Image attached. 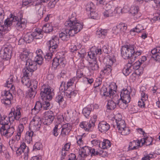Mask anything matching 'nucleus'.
<instances>
[{
  "instance_id": "1",
  "label": "nucleus",
  "mask_w": 160,
  "mask_h": 160,
  "mask_svg": "<svg viewBox=\"0 0 160 160\" xmlns=\"http://www.w3.org/2000/svg\"><path fill=\"white\" fill-rule=\"evenodd\" d=\"M26 21L24 19L21 18H19L17 16H14L12 18H8L6 19L4 22V25L1 26L0 28V38L2 40L4 31H9L11 29L10 26L14 25L16 29L19 31H22L26 27Z\"/></svg>"
},
{
  "instance_id": "2",
  "label": "nucleus",
  "mask_w": 160,
  "mask_h": 160,
  "mask_svg": "<svg viewBox=\"0 0 160 160\" xmlns=\"http://www.w3.org/2000/svg\"><path fill=\"white\" fill-rule=\"evenodd\" d=\"M120 97V98L118 100L117 104L120 108H125L127 107V104L130 101V92L127 89H123L121 92Z\"/></svg>"
},
{
  "instance_id": "3",
  "label": "nucleus",
  "mask_w": 160,
  "mask_h": 160,
  "mask_svg": "<svg viewBox=\"0 0 160 160\" xmlns=\"http://www.w3.org/2000/svg\"><path fill=\"white\" fill-rule=\"evenodd\" d=\"M135 52L134 46L132 45L122 46L121 49L122 56L125 59L133 58Z\"/></svg>"
},
{
  "instance_id": "4",
  "label": "nucleus",
  "mask_w": 160,
  "mask_h": 160,
  "mask_svg": "<svg viewBox=\"0 0 160 160\" xmlns=\"http://www.w3.org/2000/svg\"><path fill=\"white\" fill-rule=\"evenodd\" d=\"M76 20V14L73 12L69 18V19L65 22V27L67 28H72V29L77 28L78 30H79V27L80 26L81 28L80 29V31L82 28L83 25L81 23L77 22Z\"/></svg>"
},
{
  "instance_id": "5",
  "label": "nucleus",
  "mask_w": 160,
  "mask_h": 160,
  "mask_svg": "<svg viewBox=\"0 0 160 160\" xmlns=\"http://www.w3.org/2000/svg\"><path fill=\"white\" fill-rule=\"evenodd\" d=\"M79 30H78L77 29H72V28H66L65 31L63 32H61L59 34V37L63 41H67L68 40L70 37H72L74 35L77 33L78 32H80V29H81V27L79 26Z\"/></svg>"
},
{
  "instance_id": "6",
  "label": "nucleus",
  "mask_w": 160,
  "mask_h": 160,
  "mask_svg": "<svg viewBox=\"0 0 160 160\" xmlns=\"http://www.w3.org/2000/svg\"><path fill=\"white\" fill-rule=\"evenodd\" d=\"M25 64V67L23 70V75L25 77H29L31 73L36 70L37 68V66L35 62H32L30 60Z\"/></svg>"
},
{
  "instance_id": "7",
  "label": "nucleus",
  "mask_w": 160,
  "mask_h": 160,
  "mask_svg": "<svg viewBox=\"0 0 160 160\" xmlns=\"http://www.w3.org/2000/svg\"><path fill=\"white\" fill-rule=\"evenodd\" d=\"M74 83L71 81H68L67 83L66 91L65 94L68 98H73L77 94V91L72 89V84Z\"/></svg>"
},
{
  "instance_id": "8",
  "label": "nucleus",
  "mask_w": 160,
  "mask_h": 160,
  "mask_svg": "<svg viewBox=\"0 0 160 160\" xmlns=\"http://www.w3.org/2000/svg\"><path fill=\"white\" fill-rule=\"evenodd\" d=\"M59 43L58 37L56 36L52 37V39L49 41V50L50 52H54L58 49Z\"/></svg>"
},
{
  "instance_id": "9",
  "label": "nucleus",
  "mask_w": 160,
  "mask_h": 160,
  "mask_svg": "<svg viewBox=\"0 0 160 160\" xmlns=\"http://www.w3.org/2000/svg\"><path fill=\"white\" fill-rule=\"evenodd\" d=\"M54 118V114L52 111L46 112L44 113L43 119H44V121L43 123L45 125H49L52 122Z\"/></svg>"
},
{
  "instance_id": "10",
  "label": "nucleus",
  "mask_w": 160,
  "mask_h": 160,
  "mask_svg": "<svg viewBox=\"0 0 160 160\" xmlns=\"http://www.w3.org/2000/svg\"><path fill=\"white\" fill-rule=\"evenodd\" d=\"M21 108H16V110L14 112L11 111L8 114V120L11 122L13 121L15 119L17 120H18L21 116L20 112Z\"/></svg>"
},
{
  "instance_id": "11",
  "label": "nucleus",
  "mask_w": 160,
  "mask_h": 160,
  "mask_svg": "<svg viewBox=\"0 0 160 160\" xmlns=\"http://www.w3.org/2000/svg\"><path fill=\"white\" fill-rule=\"evenodd\" d=\"M108 88L105 86H103L100 91V94L104 96L109 97L112 99L113 98V96L114 94V90L111 88H109L108 90Z\"/></svg>"
},
{
  "instance_id": "12",
  "label": "nucleus",
  "mask_w": 160,
  "mask_h": 160,
  "mask_svg": "<svg viewBox=\"0 0 160 160\" xmlns=\"http://www.w3.org/2000/svg\"><path fill=\"white\" fill-rule=\"evenodd\" d=\"M12 51L9 48L6 47L0 52V57L3 59L8 60L11 58Z\"/></svg>"
},
{
  "instance_id": "13",
  "label": "nucleus",
  "mask_w": 160,
  "mask_h": 160,
  "mask_svg": "<svg viewBox=\"0 0 160 160\" xmlns=\"http://www.w3.org/2000/svg\"><path fill=\"white\" fill-rule=\"evenodd\" d=\"M2 129L0 130L1 135L7 137H11L14 132V129L13 126L10 127L8 125V128Z\"/></svg>"
},
{
  "instance_id": "14",
  "label": "nucleus",
  "mask_w": 160,
  "mask_h": 160,
  "mask_svg": "<svg viewBox=\"0 0 160 160\" xmlns=\"http://www.w3.org/2000/svg\"><path fill=\"white\" fill-rule=\"evenodd\" d=\"M114 58H113L112 59L111 58H109V63L110 64L107 65L104 67L103 69L100 72V75L104 74L105 73H107L108 74L111 73L112 69L111 65H112L114 62Z\"/></svg>"
},
{
  "instance_id": "15",
  "label": "nucleus",
  "mask_w": 160,
  "mask_h": 160,
  "mask_svg": "<svg viewBox=\"0 0 160 160\" xmlns=\"http://www.w3.org/2000/svg\"><path fill=\"white\" fill-rule=\"evenodd\" d=\"M90 147L88 146L83 147L79 149V155L82 158V159H84L87 156L90 154Z\"/></svg>"
},
{
  "instance_id": "16",
  "label": "nucleus",
  "mask_w": 160,
  "mask_h": 160,
  "mask_svg": "<svg viewBox=\"0 0 160 160\" xmlns=\"http://www.w3.org/2000/svg\"><path fill=\"white\" fill-rule=\"evenodd\" d=\"M130 12L134 17V18L137 19L141 16L139 12V8L138 6H132L130 8Z\"/></svg>"
},
{
  "instance_id": "17",
  "label": "nucleus",
  "mask_w": 160,
  "mask_h": 160,
  "mask_svg": "<svg viewBox=\"0 0 160 160\" xmlns=\"http://www.w3.org/2000/svg\"><path fill=\"white\" fill-rule=\"evenodd\" d=\"M1 116L0 114V130L2 129V128H8V123L9 122H11L8 120V118L7 116H3L2 117Z\"/></svg>"
},
{
  "instance_id": "18",
  "label": "nucleus",
  "mask_w": 160,
  "mask_h": 160,
  "mask_svg": "<svg viewBox=\"0 0 160 160\" xmlns=\"http://www.w3.org/2000/svg\"><path fill=\"white\" fill-rule=\"evenodd\" d=\"M94 123L95 121H90L89 122L86 121L82 122L80 123L79 126L85 130L89 131L92 127L94 126Z\"/></svg>"
},
{
  "instance_id": "19",
  "label": "nucleus",
  "mask_w": 160,
  "mask_h": 160,
  "mask_svg": "<svg viewBox=\"0 0 160 160\" xmlns=\"http://www.w3.org/2000/svg\"><path fill=\"white\" fill-rule=\"evenodd\" d=\"M110 125L106 122L102 121L98 125L99 130L102 133H105L110 128Z\"/></svg>"
},
{
  "instance_id": "20",
  "label": "nucleus",
  "mask_w": 160,
  "mask_h": 160,
  "mask_svg": "<svg viewBox=\"0 0 160 160\" xmlns=\"http://www.w3.org/2000/svg\"><path fill=\"white\" fill-rule=\"evenodd\" d=\"M113 125L114 128L116 127L118 130L126 126L125 121L122 119L121 118L118 119L116 118L115 122H114Z\"/></svg>"
},
{
  "instance_id": "21",
  "label": "nucleus",
  "mask_w": 160,
  "mask_h": 160,
  "mask_svg": "<svg viewBox=\"0 0 160 160\" xmlns=\"http://www.w3.org/2000/svg\"><path fill=\"white\" fill-rule=\"evenodd\" d=\"M55 101L58 103L60 106H61V107H65L66 104L65 101L64 100L63 95L62 94H59L57 95L55 99Z\"/></svg>"
},
{
  "instance_id": "22",
  "label": "nucleus",
  "mask_w": 160,
  "mask_h": 160,
  "mask_svg": "<svg viewBox=\"0 0 160 160\" xmlns=\"http://www.w3.org/2000/svg\"><path fill=\"white\" fill-rule=\"evenodd\" d=\"M42 110V103L39 101H37L34 108L32 109V113L35 114Z\"/></svg>"
},
{
  "instance_id": "23",
  "label": "nucleus",
  "mask_w": 160,
  "mask_h": 160,
  "mask_svg": "<svg viewBox=\"0 0 160 160\" xmlns=\"http://www.w3.org/2000/svg\"><path fill=\"white\" fill-rule=\"evenodd\" d=\"M40 95L44 96L45 94L49 93V92H52L51 87L48 84L43 85L41 88Z\"/></svg>"
},
{
  "instance_id": "24",
  "label": "nucleus",
  "mask_w": 160,
  "mask_h": 160,
  "mask_svg": "<svg viewBox=\"0 0 160 160\" xmlns=\"http://www.w3.org/2000/svg\"><path fill=\"white\" fill-rule=\"evenodd\" d=\"M29 55V52H28L24 51L21 53L20 55V59L22 61L25 62V64L27 63V62H29V60H30L32 62H34L29 58L28 56Z\"/></svg>"
},
{
  "instance_id": "25",
  "label": "nucleus",
  "mask_w": 160,
  "mask_h": 160,
  "mask_svg": "<svg viewBox=\"0 0 160 160\" xmlns=\"http://www.w3.org/2000/svg\"><path fill=\"white\" fill-rule=\"evenodd\" d=\"M89 70L91 72H92L94 71H96L98 70L99 68V66L97 64V61L95 60H93V61H91L89 62Z\"/></svg>"
},
{
  "instance_id": "26",
  "label": "nucleus",
  "mask_w": 160,
  "mask_h": 160,
  "mask_svg": "<svg viewBox=\"0 0 160 160\" xmlns=\"http://www.w3.org/2000/svg\"><path fill=\"white\" fill-rule=\"evenodd\" d=\"M34 131L32 130L27 131L25 135V142L28 143H30L32 140V137L33 135Z\"/></svg>"
},
{
  "instance_id": "27",
  "label": "nucleus",
  "mask_w": 160,
  "mask_h": 160,
  "mask_svg": "<svg viewBox=\"0 0 160 160\" xmlns=\"http://www.w3.org/2000/svg\"><path fill=\"white\" fill-rule=\"evenodd\" d=\"M34 38V35L32 32H28L24 36V40L27 43H29L32 42Z\"/></svg>"
},
{
  "instance_id": "28",
  "label": "nucleus",
  "mask_w": 160,
  "mask_h": 160,
  "mask_svg": "<svg viewBox=\"0 0 160 160\" xmlns=\"http://www.w3.org/2000/svg\"><path fill=\"white\" fill-rule=\"evenodd\" d=\"M42 33V30L39 28L36 29L35 31L32 32L34 38L36 39H40L42 38L43 36Z\"/></svg>"
},
{
  "instance_id": "29",
  "label": "nucleus",
  "mask_w": 160,
  "mask_h": 160,
  "mask_svg": "<svg viewBox=\"0 0 160 160\" xmlns=\"http://www.w3.org/2000/svg\"><path fill=\"white\" fill-rule=\"evenodd\" d=\"M26 146L24 143H22L21 144L19 147H18L16 152L17 156H20L22 153H24V151L26 149Z\"/></svg>"
},
{
  "instance_id": "30",
  "label": "nucleus",
  "mask_w": 160,
  "mask_h": 160,
  "mask_svg": "<svg viewBox=\"0 0 160 160\" xmlns=\"http://www.w3.org/2000/svg\"><path fill=\"white\" fill-rule=\"evenodd\" d=\"M54 95V92L52 91L50 92L49 93L45 94L44 96H42L41 98L43 100L50 101L52 99Z\"/></svg>"
},
{
  "instance_id": "31",
  "label": "nucleus",
  "mask_w": 160,
  "mask_h": 160,
  "mask_svg": "<svg viewBox=\"0 0 160 160\" xmlns=\"http://www.w3.org/2000/svg\"><path fill=\"white\" fill-rule=\"evenodd\" d=\"M107 32V30L98 29L96 32V35L99 38H104L105 36L106 35Z\"/></svg>"
},
{
  "instance_id": "32",
  "label": "nucleus",
  "mask_w": 160,
  "mask_h": 160,
  "mask_svg": "<svg viewBox=\"0 0 160 160\" xmlns=\"http://www.w3.org/2000/svg\"><path fill=\"white\" fill-rule=\"evenodd\" d=\"M150 140V141L152 140V138L151 137H147L145 138H143L139 140H137V142L140 145V143H142V146L144 144H146V145L147 146H149L150 145H152V142L150 143H148V140Z\"/></svg>"
},
{
  "instance_id": "33",
  "label": "nucleus",
  "mask_w": 160,
  "mask_h": 160,
  "mask_svg": "<svg viewBox=\"0 0 160 160\" xmlns=\"http://www.w3.org/2000/svg\"><path fill=\"white\" fill-rule=\"evenodd\" d=\"M62 127V125L61 124L59 123L58 124H56L52 132V134L55 137H57L59 134V132L58 130H59Z\"/></svg>"
},
{
  "instance_id": "34",
  "label": "nucleus",
  "mask_w": 160,
  "mask_h": 160,
  "mask_svg": "<svg viewBox=\"0 0 160 160\" xmlns=\"http://www.w3.org/2000/svg\"><path fill=\"white\" fill-rule=\"evenodd\" d=\"M151 4L155 10L158 11L160 9V0H154L152 1Z\"/></svg>"
},
{
  "instance_id": "35",
  "label": "nucleus",
  "mask_w": 160,
  "mask_h": 160,
  "mask_svg": "<svg viewBox=\"0 0 160 160\" xmlns=\"http://www.w3.org/2000/svg\"><path fill=\"white\" fill-rule=\"evenodd\" d=\"M41 125L35 124L30 122L29 128L30 130H32V131L36 132L39 130Z\"/></svg>"
},
{
  "instance_id": "36",
  "label": "nucleus",
  "mask_w": 160,
  "mask_h": 160,
  "mask_svg": "<svg viewBox=\"0 0 160 160\" xmlns=\"http://www.w3.org/2000/svg\"><path fill=\"white\" fill-rule=\"evenodd\" d=\"M43 58L40 54H37L35 57L34 60L33 61L36 63V65L38 63V65H41L43 62Z\"/></svg>"
},
{
  "instance_id": "37",
  "label": "nucleus",
  "mask_w": 160,
  "mask_h": 160,
  "mask_svg": "<svg viewBox=\"0 0 160 160\" xmlns=\"http://www.w3.org/2000/svg\"><path fill=\"white\" fill-rule=\"evenodd\" d=\"M28 77H23L22 78L21 80V82L22 84L25 86L28 87L30 86V82Z\"/></svg>"
},
{
  "instance_id": "38",
  "label": "nucleus",
  "mask_w": 160,
  "mask_h": 160,
  "mask_svg": "<svg viewBox=\"0 0 160 160\" xmlns=\"http://www.w3.org/2000/svg\"><path fill=\"white\" fill-rule=\"evenodd\" d=\"M130 130L129 128L125 126L118 130V132L122 135H126L129 133Z\"/></svg>"
},
{
  "instance_id": "39",
  "label": "nucleus",
  "mask_w": 160,
  "mask_h": 160,
  "mask_svg": "<svg viewBox=\"0 0 160 160\" xmlns=\"http://www.w3.org/2000/svg\"><path fill=\"white\" fill-rule=\"evenodd\" d=\"M136 141L135 140H133L132 142L129 143L128 149L129 150H133L137 149L139 147V145H136Z\"/></svg>"
},
{
  "instance_id": "40",
  "label": "nucleus",
  "mask_w": 160,
  "mask_h": 160,
  "mask_svg": "<svg viewBox=\"0 0 160 160\" xmlns=\"http://www.w3.org/2000/svg\"><path fill=\"white\" fill-rule=\"evenodd\" d=\"M53 29L52 27L48 24H45L42 28L43 31L47 33L52 32Z\"/></svg>"
},
{
  "instance_id": "41",
  "label": "nucleus",
  "mask_w": 160,
  "mask_h": 160,
  "mask_svg": "<svg viewBox=\"0 0 160 160\" xmlns=\"http://www.w3.org/2000/svg\"><path fill=\"white\" fill-rule=\"evenodd\" d=\"M116 104L112 100L109 101L107 104V108L108 109L113 110L116 107Z\"/></svg>"
},
{
  "instance_id": "42",
  "label": "nucleus",
  "mask_w": 160,
  "mask_h": 160,
  "mask_svg": "<svg viewBox=\"0 0 160 160\" xmlns=\"http://www.w3.org/2000/svg\"><path fill=\"white\" fill-rule=\"evenodd\" d=\"M30 122L35 123L36 125L37 124L41 125V119L39 117L36 116L33 118Z\"/></svg>"
},
{
  "instance_id": "43",
  "label": "nucleus",
  "mask_w": 160,
  "mask_h": 160,
  "mask_svg": "<svg viewBox=\"0 0 160 160\" xmlns=\"http://www.w3.org/2000/svg\"><path fill=\"white\" fill-rule=\"evenodd\" d=\"M91 109L90 108H85L82 110V113L85 117L88 118L90 114Z\"/></svg>"
},
{
  "instance_id": "44",
  "label": "nucleus",
  "mask_w": 160,
  "mask_h": 160,
  "mask_svg": "<svg viewBox=\"0 0 160 160\" xmlns=\"http://www.w3.org/2000/svg\"><path fill=\"white\" fill-rule=\"evenodd\" d=\"M103 7L105 10L114 11L115 10L114 7L109 3H105V4L103 5Z\"/></svg>"
},
{
  "instance_id": "45",
  "label": "nucleus",
  "mask_w": 160,
  "mask_h": 160,
  "mask_svg": "<svg viewBox=\"0 0 160 160\" xmlns=\"http://www.w3.org/2000/svg\"><path fill=\"white\" fill-rule=\"evenodd\" d=\"M101 143L102 144V147H103V149H104L111 146L110 142L107 139L104 140L103 142H101Z\"/></svg>"
},
{
  "instance_id": "46",
  "label": "nucleus",
  "mask_w": 160,
  "mask_h": 160,
  "mask_svg": "<svg viewBox=\"0 0 160 160\" xmlns=\"http://www.w3.org/2000/svg\"><path fill=\"white\" fill-rule=\"evenodd\" d=\"M118 28H120L121 34L124 33L127 28V25L125 23H121L118 25Z\"/></svg>"
},
{
  "instance_id": "47",
  "label": "nucleus",
  "mask_w": 160,
  "mask_h": 160,
  "mask_svg": "<svg viewBox=\"0 0 160 160\" xmlns=\"http://www.w3.org/2000/svg\"><path fill=\"white\" fill-rule=\"evenodd\" d=\"M59 0H50V1L47 4V7L49 9H51L54 7L55 5Z\"/></svg>"
},
{
  "instance_id": "48",
  "label": "nucleus",
  "mask_w": 160,
  "mask_h": 160,
  "mask_svg": "<svg viewBox=\"0 0 160 160\" xmlns=\"http://www.w3.org/2000/svg\"><path fill=\"white\" fill-rule=\"evenodd\" d=\"M36 90L33 89L32 88H31L28 90V95L30 98L34 97L36 93Z\"/></svg>"
},
{
  "instance_id": "49",
  "label": "nucleus",
  "mask_w": 160,
  "mask_h": 160,
  "mask_svg": "<svg viewBox=\"0 0 160 160\" xmlns=\"http://www.w3.org/2000/svg\"><path fill=\"white\" fill-rule=\"evenodd\" d=\"M42 110H48L50 108V104L48 101H44L42 103Z\"/></svg>"
},
{
  "instance_id": "50",
  "label": "nucleus",
  "mask_w": 160,
  "mask_h": 160,
  "mask_svg": "<svg viewBox=\"0 0 160 160\" xmlns=\"http://www.w3.org/2000/svg\"><path fill=\"white\" fill-rule=\"evenodd\" d=\"M5 97L4 98L11 101L13 99V97L12 94L9 91H5L4 93Z\"/></svg>"
},
{
  "instance_id": "51",
  "label": "nucleus",
  "mask_w": 160,
  "mask_h": 160,
  "mask_svg": "<svg viewBox=\"0 0 160 160\" xmlns=\"http://www.w3.org/2000/svg\"><path fill=\"white\" fill-rule=\"evenodd\" d=\"M58 60H59V65L62 67H64L65 66V64H66V61L65 58L63 57H61L58 58Z\"/></svg>"
},
{
  "instance_id": "52",
  "label": "nucleus",
  "mask_w": 160,
  "mask_h": 160,
  "mask_svg": "<svg viewBox=\"0 0 160 160\" xmlns=\"http://www.w3.org/2000/svg\"><path fill=\"white\" fill-rule=\"evenodd\" d=\"M71 129H62L61 132V135L63 137L68 135L71 130Z\"/></svg>"
},
{
  "instance_id": "53",
  "label": "nucleus",
  "mask_w": 160,
  "mask_h": 160,
  "mask_svg": "<svg viewBox=\"0 0 160 160\" xmlns=\"http://www.w3.org/2000/svg\"><path fill=\"white\" fill-rule=\"evenodd\" d=\"M114 11L111 10L107 11L105 10L103 12V15L105 17H109L113 16V12Z\"/></svg>"
},
{
  "instance_id": "54",
  "label": "nucleus",
  "mask_w": 160,
  "mask_h": 160,
  "mask_svg": "<svg viewBox=\"0 0 160 160\" xmlns=\"http://www.w3.org/2000/svg\"><path fill=\"white\" fill-rule=\"evenodd\" d=\"M1 102L6 106L9 107L11 103V101L5 98L1 99Z\"/></svg>"
},
{
  "instance_id": "55",
  "label": "nucleus",
  "mask_w": 160,
  "mask_h": 160,
  "mask_svg": "<svg viewBox=\"0 0 160 160\" xmlns=\"http://www.w3.org/2000/svg\"><path fill=\"white\" fill-rule=\"evenodd\" d=\"M67 88L65 86V83L63 82H62L60 85V86L59 88V90L60 91L62 92H63L65 94V92L66 91Z\"/></svg>"
},
{
  "instance_id": "56",
  "label": "nucleus",
  "mask_w": 160,
  "mask_h": 160,
  "mask_svg": "<svg viewBox=\"0 0 160 160\" xmlns=\"http://www.w3.org/2000/svg\"><path fill=\"white\" fill-rule=\"evenodd\" d=\"M88 55L89 58L92 59V61L93 60H96V54L95 53V52L94 51H91L89 52L88 53Z\"/></svg>"
},
{
  "instance_id": "57",
  "label": "nucleus",
  "mask_w": 160,
  "mask_h": 160,
  "mask_svg": "<svg viewBox=\"0 0 160 160\" xmlns=\"http://www.w3.org/2000/svg\"><path fill=\"white\" fill-rule=\"evenodd\" d=\"M94 5L93 3L90 2L87 4L86 6V10L87 11H91L94 10Z\"/></svg>"
},
{
  "instance_id": "58",
  "label": "nucleus",
  "mask_w": 160,
  "mask_h": 160,
  "mask_svg": "<svg viewBox=\"0 0 160 160\" xmlns=\"http://www.w3.org/2000/svg\"><path fill=\"white\" fill-rule=\"evenodd\" d=\"M59 60H58V58L56 57L53 59L52 64L54 68H57L58 66L59 65Z\"/></svg>"
},
{
  "instance_id": "59",
  "label": "nucleus",
  "mask_w": 160,
  "mask_h": 160,
  "mask_svg": "<svg viewBox=\"0 0 160 160\" xmlns=\"http://www.w3.org/2000/svg\"><path fill=\"white\" fill-rule=\"evenodd\" d=\"M79 56L81 58H83L86 54L85 49L84 48L82 49L78 52Z\"/></svg>"
},
{
  "instance_id": "60",
  "label": "nucleus",
  "mask_w": 160,
  "mask_h": 160,
  "mask_svg": "<svg viewBox=\"0 0 160 160\" xmlns=\"http://www.w3.org/2000/svg\"><path fill=\"white\" fill-rule=\"evenodd\" d=\"M38 82L36 80H33L30 82V86L33 89L36 90L37 88Z\"/></svg>"
},
{
  "instance_id": "61",
  "label": "nucleus",
  "mask_w": 160,
  "mask_h": 160,
  "mask_svg": "<svg viewBox=\"0 0 160 160\" xmlns=\"http://www.w3.org/2000/svg\"><path fill=\"white\" fill-rule=\"evenodd\" d=\"M90 154L91 157L95 156L99 154V153L97 151H96L93 148L90 147Z\"/></svg>"
},
{
  "instance_id": "62",
  "label": "nucleus",
  "mask_w": 160,
  "mask_h": 160,
  "mask_svg": "<svg viewBox=\"0 0 160 160\" xmlns=\"http://www.w3.org/2000/svg\"><path fill=\"white\" fill-rule=\"evenodd\" d=\"M35 2H36V3H35L36 11H38L41 9H43L41 4V3H38V1H35Z\"/></svg>"
},
{
  "instance_id": "63",
  "label": "nucleus",
  "mask_w": 160,
  "mask_h": 160,
  "mask_svg": "<svg viewBox=\"0 0 160 160\" xmlns=\"http://www.w3.org/2000/svg\"><path fill=\"white\" fill-rule=\"evenodd\" d=\"M132 70L131 68H124L122 70L123 73L126 76H128L131 72Z\"/></svg>"
},
{
  "instance_id": "64",
  "label": "nucleus",
  "mask_w": 160,
  "mask_h": 160,
  "mask_svg": "<svg viewBox=\"0 0 160 160\" xmlns=\"http://www.w3.org/2000/svg\"><path fill=\"white\" fill-rule=\"evenodd\" d=\"M134 28L135 29L136 32L137 33L140 32L142 30L144 29L142 26L141 24H138Z\"/></svg>"
}]
</instances>
